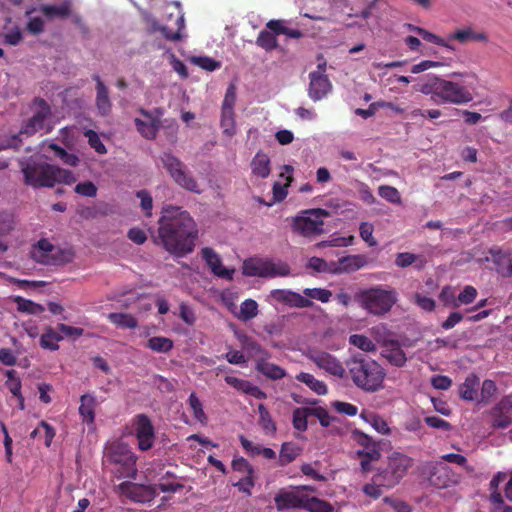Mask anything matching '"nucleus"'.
I'll return each instance as SVG.
<instances>
[{"label": "nucleus", "mask_w": 512, "mask_h": 512, "mask_svg": "<svg viewBox=\"0 0 512 512\" xmlns=\"http://www.w3.org/2000/svg\"><path fill=\"white\" fill-rule=\"evenodd\" d=\"M459 479V475L444 462H436L432 465L428 476L430 485L437 489L452 487L458 484Z\"/></svg>", "instance_id": "nucleus-14"}, {"label": "nucleus", "mask_w": 512, "mask_h": 512, "mask_svg": "<svg viewBox=\"0 0 512 512\" xmlns=\"http://www.w3.org/2000/svg\"><path fill=\"white\" fill-rule=\"evenodd\" d=\"M497 391L496 384L491 379H485L481 385L478 403L488 404Z\"/></svg>", "instance_id": "nucleus-55"}, {"label": "nucleus", "mask_w": 512, "mask_h": 512, "mask_svg": "<svg viewBox=\"0 0 512 512\" xmlns=\"http://www.w3.org/2000/svg\"><path fill=\"white\" fill-rule=\"evenodd\" d=\"M369 441L370 439L365 436V441L362 442L365 448L357 451V455L360 458L361 469L364 473L371 471V463L378 461L381 457L380 450L375 445H368Z\"/></svg>", "instance_id": "nucleus-27"}, {"label": "nucleus", "mask_w": 512, "mask_h": 512, "mask_svg": "<svg viewBox=\"0 0 512 512\" xmlns=\"http://www.w3.org/2000/svg\"><path fill=\"white\" fill-rule=\"evenodd\" d=\"M93 80L96 82V107L102 116H106L110 113L112 107L109 91L99 75H93Z\"/></svg>", "instance_id": "nucleus-25"}, {"label": "nucleus", "mask_w": 512, "mask_h": 512, "mask_svg": "<svg viewBox=\"0 0 512 512\" xmlns=\"http://www.w3.org/2000/svg\"><path fill=\"white\" fill-rule=\"evenodd\" d=\"M107 318L112 324L121 328L134 329L138 325L137 319L133 315L127 313H110Z\"/></svg>", "instance_id": "nucleus-44"}, {"label": "nucleus", "mask_w": 512, "mask_h": 512, "mask_svg": "<svg viewBox=\"0 0 512 512\" xmlns=\"http://www.w3.org/2000/svg\"><path fill=\"white\" fill-rule=\"evenodd\" d=\"M413 459L405 454L394 452L388 458L387 465L402 480L409 468L413 465Z\"/></svg>", "instance_id": "nucleus-26"}, {"label": "nucleus", "mask_w": 512, "mask_h": 512, "mask_svg": "<svg viewBox=\"0 0 512 512\" xmlns=\"http://www.w3.org/2000/svg\"><path fill=\"white\" fill-rule=\"evenodd\" d=\"M96 398L91 394H84L80 398L79 414L83 422L93 424L95 420Z\"/></svg>", "instance_id": "nucleus-32"}, {"label": "nucleus", "mask_w": 512, "mask_h": 512, "mask_svg": "<svg viewBox=\"0 0 512 512\" xmlns=\"http://www.w3.org/2000/svg\"><path fill=\"white\" fill-rule=\"evenodd\" d=\"M346 365L352 382L359 389L374 393L384 387L386 371L374 359L356 354L346 362Z\"/></svg>", "instance_id": "nucleus-3"}, {"label": "nucleus", "mask_w": 512, "mask_h": 512, "mask_svg": "<svg viewBox=\"0 0 512 512\" xmlns=\"http://www.w3.org/2000/svg\"><path fill=\"white\" fill-rule=\"evenodd\" d=\"M412 30L417 32V34L419 36L422 37L423 40L427 41V42H430V43H433V44H436V45H439V46H442V47H445L451 51H455L456 48L454 45H452L449 40H445L443 38H441L440 36L436 35V34H433L423 28H420V27H412Z\"/></svg>", "instance_id": "nucleus-46"}, {"label": "nucleus", "mask_w": 512, "mask_h": 512, "mask_svg": "<svg viewBox=\"0 0 512 512\" xmlns=\"http://www.w3.org/2000/svg\"><path fill=\"white\" fill-rule=\"evenodd\" d=\"M146 347L157 353H168L173 348V341L163 336H155L148 339Z\"/></svg>", "instance_id": "nucleus-48"}, {"label": "nucleus", "mask_w": 512, "mask_h": 512, "mask_svg": "<svg viewBox=\"0 0 512 512\" xmlns=\"http://www.w3.org/2000/svg\"><path fill=\"white\" fill-rule=\"evenodd\" d=\"M438 103L465 104L473 100L469 89L459 83L440 78Z\"/></svg>", "instance_id": "nucleus-10"}, {"label": "nucleus", "mask_w": 512, "mask_h": 512, "mask_svg": "<svg viewBox=\"0 0 512 512\" xmlns=\"http://www.w3.org/2000/svg\"><path fill=\"white\" fill-rule=\"evenodd\" d=\"M477 297V290L473 286H465L463 291L460 292L456 300L452 301L453 307H459L461 304H471Z\"/></svg>", "instance_id": "nucleus-56"}, {"label": "nucleus", "mask_w": 512, "mask_h": 512, "mask_svg": "<svg viewBox=\"0 0 512 512\" xmlns=\"http://www.w3.org/2000/svg\"><path fill=\"white\" fill-rule=\"evenodd\" d=\"M34 113L23 126L21 133L26 135H33L44 128V123L51 115L50 105L41 97H36L33 100Z\"/></svg>", "instance_id": "nucleus-13"}, {"label": "nucleus", "mask_w": 512, "mask_h": 512, "mask_svg": "<svg viewBox=\"0 0 512 512\" xmlns=\"http://www.w3.org/2000/svg\"><path fill=\"white\" fill-rule=\"evenodd\" d=\"M5 375L7 377L5 386L12 393V395L15 397L22 395V392H21L22 383H21L20 377L18 376L17 371H15L13 369L7 370L5 372Z\"/></svg>", "instance_id": "nucleus-54"}, {"label": "nucleus", "mask_w": 512, "mask_h": 512, "mask_svg": "<svg viewBox=\"0 0 512 512\" xmlns=\"http://www.w3.org/2000/svg\"><path fill=\"white\" fill-rule=\"evenodd\" d=\"M308 96L314 101H320L332 90V84L327 75L309 73Z\"/></svg>", "instance_id": "nucleus-21"}, {"label": "nucleus", "mask_w": 512, "mask_h": 512, "mask_svg": "<svg viewBox=\"0 0 512 512\" xmlns=\"http://www.w3.org/2000/svg\"><path fill=\"white\" fill-rule=\"evenodd\" d=\"M30 257L46 266H60L71 263L74 252L68 248L56 247L48 239L41 238L30 249Z\"/></svg>", "instance_id": "nucleus-6"}, {"label": "nucleus", "mask_w": 512, "mask_h": 512, "mask_svg": "<svg viewBox=\"0 0 512 512\" xmlns=\"http://www.w3.org/2000/svg\"><path fill=\"white\" fill-rule=\"evenodd\" d=\"M136 197L140 199V206L144 211L145 216L151 217L153 209V199L151 194L143 189L136 192Z\"/></svg>", "instance_id": "nucleus-61"}, {"label": "nucleus", "mask_w": 512, "mask_h": 512, "mask_svg": "<svg viewBox=\"0 0 512 512\" xmlns=\"http://www.w3.org/2000/svg\"><path fill=\"white\" fill-rule=\"evenodd\" d=\"M296 379L299 382L306 384L312 391H314L318 395H325L328 392L327 385L318 379H316L312 374L301 372L296 375Z\"/></svg>", "instance_id": "nucleus-40"}, {"label": "nucleus", "mask_w": 512, "mask_h": 512, "mask_svg": "<svg viewBox=\"0 0 512 512\" xmlns=\"http://www.w3.org/2000/svg\"><path fill=\"white\" fill-rule=\"evenodd\" d=\"M306 494L292 488L281 490L274 497L276 509L284 511L288 509H304Z\"/></svg>", "instance_id": "nucleus-17"}, {"label": "nucleus", "mask_w": 512, "mask_h": 512, "mask_svg": "<svg viewBox=\"0 0 512 512\" xmlns=\"http://www.w3.org/2000/svg\"><path fill=\"white\" fill-rule=\"evenodd\" d=\"M139 113L143 119L136 118L134 120L137 131L146 139H155L161 127L162 110L155 108L148 111L143 108L139 109Z\"/></svg>", "instance_id": "nucleus-12"}, {"label": "nucleus", "mask_w": 512, "mask_h": 512, "mask_svg": "<svg viewBox=\"0 0 512 512\" xmlns=\"http://www.w3.org/2000/svg\"><path fill=\"white\" fill-rule=\"evenodd\" d=\"M294 400L298 403L309 404L312 407V416L316 417L319 420V423L322 427H329L332 421L336 420L335 417L331 416L326 408L321 406H316L319 403V400H305L299 401L294 398Z\"/></svg>", "instance_id": "nucleus-35"}, {"label": "nucleus", "mask_w": 512, "mask_h": 512, "mask_svg": "<svg viewBox=\"0 0 512 512\" xmlns=\"http://www.w3.org/2000/svg\"><path fill=\"white\" fill-rule=\"evenodd\" d=\"M160 159L163 167L177 185L190 192L201 193L196 179L187 171L185 164L180 159L168 152L163 153Z\"/></svg>", "instance_id": "nucleus-8"}, {"label": "nucleus", "mask_w": 512, "mask_h": 512, "mask_svg": "<svg viewBox=\"0 0 512 512\" xmlns=\"http://www.w3.org/2000/svg\"><path fill=\"white\" fill-rule=\"evenodd\" d=\"M427 263V260L422 255H416L410 252H401L396 254L395 265L399 268H406L411 265L417 270H422Z\"/></svg>", "instance_id": "nucleus-33"}, {"label": "nucleus", "mask_w": 512, "mask_h": 512, "mask_svg": "<svg viewBox=\"0 0 512 512\" xmlns=\"http://www.w3.org/2000/svg\"><path fill=\"white\" fill-rule=\"evenodd\" d=\"M354 300L369 314L382 316L388 313L397 301L394 289H386L381 285L359 289Z\"/></svg>", "instance_id": "nucleus-4"}, {"label": "nucleus", "mask_w": 512, "mask_h": 512, "mask_svg": "<svg viewBox=\"0 0 512 512\" xmlns=\"http://www.w3.org/2000/svg\"><path fill=\"white\" fill-rule=\"evenodd\" d=\"M259 419L258 423L266 435L274 436L277 432V426L270 412L264 404L258 405Z\"/></svg>", "instance_id": "nucleus-37"}, {"label": "nucleus", "mask_w": 512, "mask_h": 512, "mask_svg": "<svg viewBox=\"0 0 512 512\" xmlns=\"http://www.w3.org/2000/svg\"><path fill=\"white\" fill-rule=\"evenodd\" d=\"M256 44L266 51H272L277 48L278 41L275 34L268 30H262L258 34Z\"/></svg>", "instance_id": "nucleus-51"}, {"label": "nucleus", "mask_w": 512, "mask_h": 512, "mask_svg": "<svg viewBox=\"0 0 512 512\" xmlns=\"http://www.w3.org/2000/svg\"><path fill=\"white\" fill-rule=\"evenodd\" d=\"M379 196L392 204H401V195L399 191L389 185H381L378 188Z\"/></svg>", "instance_id": "nucleus-59"}, {"label": "nucleus", "mask_w": 512, "mask_h": 512, "mask_svg": "<svg viewBox=\"0 0 512 512\" xmlns=\"http://www.w3.org/2000/svg\"><path fill=\"white\" fill-rule=\"evenodd\" d=\"M63 340V336L57 333L52 327H46L40 337V345L44 349L55 351L59 349L58 342Z\"/></svg>", "instance_id": "nucleus-42"}, {"label": "nucleus", "mask_w": 512, "mask_h": 512, "mask_svg": "<svg viewBox=\"0 0 512 512\" xmlns=\"http://www.w3.org/2000/svg\"><path fill=\"white\" fill-rule=\"evenodd\" d=\"M490 501L494 505V512H512V507L504 504L503 497L497 490L492 491Z\"/></svg>", "instance_id": "nucleus-64"}, {"label": "nucleus", "mask_w": 512, "mask_h": 512, "mask_svg": "<svg viewBox=\"0 0 512 512\" xmlns=\"http://www.w3.org/2000/svg\"><path fill=\"white\" fill-rule=\"evenodd\" d=\"M309 359L320 369L327 373L344 378L346 371L342 363L332 354L324 351H315L309 354Z\"/></svg>", "instance_id": "nucleus-16"}, {"label": "nucleus", "mask_w": 512, "mask_h": 512, "mask_svg": "<svg viewBox=\"0 0 512 512\" xmlns=\"http://www.w3.org/2000/svg\"><path fill=\"white\" fill-rule=\"evenodd\" d=\"M252 173L260 178H267L271 172L270 159L267 154L259 151L251 161Z\"/></svg>", "instance_id": "nucleus-34"}, {"label": "nucleus", "mask_w": 512, "mask_h": 512, "mask_svg": "<svg viewBox=\"0 0 512 512\" xmlns=\"http://www.w3.org/2000/svg\"><path fill=\"white\" fill-rule=\"evenodd\" d=\"M201 255L206 264L210 267L212 273L220 278L232 280L234 269H227L222 265L220 256L209 247L201 250Z\"/></svg>", "instance_id": "nucleus-22"}, {"label": "nucleus", "mask_w": 512, "mask_h": 512, "mask_svg": "<svg viewBox=\"0 0 512 512\" xmlns=\"http://www.w3.org/2000/svg\"><path fill=\"white\" fill-rule=\"evenodd\" d=\"M330 212L316 208L303 210L293 219L292 230L303 237H312L324 233V218L329 217Z\"/></svg>", "instance_id": "nucleus-7"}, {"label": "nucleus", "mask_w": 512, "mask_h": 512, "mask_svg": "<svg viewBox=\"0 0 512 512\" xmlns=\"http://www.w3.org/2000/svg\"><path fill=\"white\" fill-rule=\"evenodd\" d=\"M232 468L244 476L254 475L255 473L253 466L243 457L233 459Z\"/></svg>", "instance_id": "nucleus-63"}, {"label": "nucleus", "mask_w": 512, "mask_h": 512, "mask_svg": "<svg viewBox=\"0 0 512 512\" xmlns=\"http://www.w3.org/2000/svg\"><path fill=\"white\" fill-rule=\"evenodd\" d=\"M312 407H298L293 410L292 424L294 429L304 432L308 429V418L312 416Z\"/></svg>", "instance_id": "nucleus-38"}, {"label": "nucleus", "mask_w": 512, "mask_h": 512, "mask_svg": "<svg viewBox=\"0 0 512 512\" xmlns=\"http://www.w3.org/2000/svg\"><path fill=\"white\" fill-rule=\"evenodd\" d=\"M20 167L25 185L35 189L51 188L57 183L70 185L76 181V177L70 170L45 161L29 158L20 162Z\"/></svg>", "instance_id": "nucleus-2"}, {"label": "nucleus", "mask_w": 512, "mask_h": 512, "mask_svg": "<svg viewBox=\"0 0 512 512\" xmlns=\"http://www.w3.org/2000/svg\"><path fill=\"white\" fill-rule=\"evenodd\" d=\"M131 501L145 503L150 502L156 496V488L153 486L137 484Z\"/></svg>", "instance_id": "nucleus-50"}, {"label": "nucleus", "mask_w": 512, "mask_h": 512, "mask_svg": "<svg viewBox=\"0 0 512 512\" xmlns=\"http://www.w3.org/2000/svg\"><path fill=\"white\" fill-rule=\"evenodd\" d=\"M106 461L114 466L112 473L117 479L136 478L138 472L136 467L137 456L127 445L113 443L108 448Z\"/></svg>", "instance_id": "nucleus-5"}, {"label": "nucleus", "mask_w": 512, "mask_h": 512, "mask_svg": "<svg viewBox=\"0 0 512 512\" xmlns=\"http://www.w3.org/2000/svg\"><path fill=\"white\" fill-rule=\"evenodd\" d=\"M367 257L362 254L343 256L338 259V266L332 270L335 274L352 273L367 265Z\"/></svg>", "instance_id": "nucleus-23"}, {"label": "nucleus", "mask_w": 512, "mask_h": 512, "mask_svg": "<svg viewBox=\"0 0 512 512\" xmlns=\"http://www.w3.org/2000/svg\"><path fill=\"white\" fill-rule=\"evenodd\" d=\"M238 340L240 341L243 349L247 350L251 354V357L255 361V365L257 364L258 359L271 357L270 352L250 336L241 334L238 336Z\"/></svg>", "instance_id": "nucleus-29"}, {"label": "nucleus", "mask_w": 512, "mask_h": 512, "mask_svg": "<svg viewBox=\"0 0 512 512\" xmlns=\"http://www.w3.org/2000/svg\"><path fill=\"white\" fill-rule=\"evenodd\" d=\"M349 343L364 352H373L376 350V344L367 336L362 334H353L349 337Z\"/></svg>", "instance_id": "nucleus-53"}, {"label": "nucleus", "mask_w": 512, "mask_h": 512, "mask_svg": "<svg viewBox=\"0 0 512 512\" xmlns=\"http://www.w3.org/2000/svg\"><path fill=\"white\" fill-rule=\"evenodd\" d=\"M191 62L209 72L215 71L221 67L219 61L208 56H194L191 58Z\"/></svg>", "instance_id": "nucleus-60"}, {"label": "nucleus", "mask_w": 512, "mask_h": 512, "mask_svg": "<svg viewBox=\"0 0 512 512\" xmlns=\"http://www.w3.org/2000/svg\"><path fill=\"white\" fill-rule=\"evenodd\" d=\"M14 302L17 305V310L22 313L38 315L44 312L45 310V308L42 305L35 303L29 299L23 298L21 296H16L14 298Z\"/></svg>", "instance_id": "nucleus-47"}, {"label": "nucleus", "mask_w": 512, "mask_h": 512, "mask_svg": "<svg viewBox=\"0 0 512 512\" xmlns=\"http://www.w3.org/2000/svg\"><path fill=\"white\" fill-rule=\"evenodd\" d=\"M242 270L243 274L249 277H283L290 274V267L287 263L272 260H245Z\"/></svg>", "instance_id": "nucleus-9"}, {"label": "nucleus", "mask_w": 512, "mask_h": 512, "mask_svg": "<svg viewBox=\"0 0 512 512\" xmlns=\"http://www.w3.org/2000/svg\"><path fill=\"white\" fill-rule=\"evenodd\" d=\"M189 406L193 412L194 418L201 424L207 423V415L204 412L202 402L195 392H192L188 399Z\"/></svg>", "instance_id": "nucleus-52"}, {"label": "nucleus", "mask_w": 512, "mask_h": 512, "mask_svg": "<svg viewBox=\"0 0 512 512\" xmlns=\"http://www.w3.org/2000/svg\"><path fill=\"white\" fill-rule=\"evenodd\" d=\"M480 379L476 374H470L465 381L459 386V395L463 400L476 401L478 403V388Z\"/></svg>", "instance_id": "nucleus-28"}, {"label": "nucleus", "mask_w": 512, "mask_h": 512, "mask_svg": "<svg viewBox=\"0 0 512 512\" xmlns=\"http://www.w3.org/2000/svg\"><path fill=\"white\" fill-rule=\"evenodd\" d=\"M300 454V448L292 442H285L281 445L278 463L280 466H286L292 463Z\"/></svg>", "instance_id": "nucleus-41"}, {"label": "nucleus", "mask_w": 512, "mask_h": 512, "mask_svg": "<svg viewBox=\"0 0 512 512\" xmlns=\"http://www.w3.org/2000/svg\"><path fill=\"white\" fill-rule=\"evenodd\" d=\"M258 315V304L253 299H246L240 305V312L237 318L241 321H249Z\"/></svg>", "instance_id": "nucleus-49"}, {"label": "nucleus", "mask_w": 512, "mask_h": 512, "mask_svg": "<svg viewBox=\"0 0 512 512\" xmlns=\"http://www.w3.org/2000/svg\"><path fill=\"white\" fill-rule=\"evenodd\" d=\"M491 426L496 429H505L512 424V399L502 398L490 411Z\"/></svg>", "instance_id": "nucleus-19"}, {"label": "nucleus", "mask_w": 512, "mask_h": 512, "mask_svg": "<svg viewBox=\"0 0 512 512\" xmlns=\"http://www.w3.org/2000/svg\"><path fill=\"white\" fill-rule=\"evenodd\" d=\"M304 297L316 299L322 303H327L332 297V292L325 288H306L303 290Z\"/></svg>", "instance_id": "nucleus-58"}, {"label": "nucleus", "mask_w": 512, "mask_h": 512, "mask_svg": "<svg viewBox=\"0 0 512 512\" xmlns=\"http://www.w3.org/2000/svg\"><path fill=\"white\" fill-rule=\"evenodd\" d=\"M134 434L138 442V449L148 451L155 442V431L150 418L146 414H138L132 420Z\"/></svg>", "instance_id": "nucleus-11"}, {"label": "nucleus", "mask_w": 512, "mask_h": 512, "mask_svg": "<svg viewBox=\"0 0 512 512\" xmlns=\"http://www.w3.org/2000/svg\"><path fill=\"white\" fill-rule=\"evenodd\" d=\"M440 90V78L439 77H433L429 79L427 82L423 83L421 85L420 91L425 95H430L431 99L438 103V91Z\"/></svg>", "instance_id": "nucleus-57"}, {"label": "nucleus", "mask_w": 512, "mask_h": 512, "mask_svg": "<svg viewBox=\"0 0 512 512\" xmlns=\"http://www.w3.org/2000/svg\"><path fill=\"white\" fill-rule=\"evenodd\" d=\"M374 226L368 222H362L359 227L360 237L370 246L374 247L377 245V241L373 237Z\"/></svg>", "instance_id": "nucleus-62"}, {"label": "nucleus", "mask_w": 512, "mask_h": 512, "mask_svg": "<svg viewBox=\"0 0 512 512\" xmlns=\"http://www.w3.org/2000/svg\"><path fill=\"white\" fill-rule=\"evenodd\" d=\"M381 355L393 366L402 367L405 365L407 358L400 344L396 340L387 341Z\"/></svg>", "instance_id": "nucleus-24"}, {"label": "nucleus", "mask_w": 512, "mask_h": 512, "mask_svg": "<svg viewBox=\"0 0 512 512\" xmlns=\"http://www.w3.org/2000/svg\"><path fill=\"white\" fill-rule=\"evenodd\" d=\"M270 297L289 307L310 308L314 304L312 300L287 289H274L270 292Z\"/></svg>", "instance_id": "nucleus-20"}, {"label": "nucleus", "mask_w": 512, "mask_h": 512, "mask_svg": "<svg viewBox=\"0 0 512 512\" xmlns=\"http://www.w3.org/2000/svg\"><path fill=\"white\" fill-rule=\"evenodd\" d=\"M72 1L64 0L61 5H42L40 11L48 18H66L71 14Z\"/></svg>", "instance_id": "nucleus-36"}, {"label": "nucleus", "mask_w": 512, "mask_h": 512, "mask_svg": "<svg viewBox=\"0 0 512 512\" xmlns=\"http://www.w3.org/2000/svg\"><path fill=\"white\" fill-rule=\"evenodd\" d=\"M198 228L190 213L182 207L167 205L161 210L157 235L153 242L175 257L193 252Z\"/></svg>", "instance_id": "nucleus-1"}, {"label": "nucleus", "mask_w": 512, "mask_h": 512, "mask_svg": "<svg viewBox=\"0 0 512 512\" xmlns=\"http://www.w3.org/2000/svg\"><path fill=\"white\" fill-rule=\"evenodd\" d=\"M489 257L487 261H491L495 266V271L503 278L512 277V258L511 252L503 250L501 247H491L488 250Z\"/></svg>", "instance_id": "nucleus-18"}, {"label": "nucleus", "mask_w": 512, "mask_h": 512, "mask_svg": "<svg viewBox=\"0 0 512 512\" xmlns=\"http://www.w3.org/2000/svg\"><path fill=\"white\" fill-rule=\"evenodd\" d=\"M236 102V92L235 87L230 85L227 88L223 103H222V124L225 125L227 117L231 120V115H233V108Z\"/></svg>", "instance_id": "nucleus-45"}, {"label": "nucleus", "mask_w": 512, "mask_h": 512, "mask_svg": "<svg viewBox=\"0 0 512 512\" xmlns=\"http://www.w3.org/2000/svg\"><path fill=\"white\" fill-rule=\"evenodd\" d=\"M304 509L309 512H334V506L331 503L307 494Z\"/></svg>", "instance_id": "nucleus-43"}, {"label": "nucleus", "mask_w": 512, "mask_h": 512, "mask_svg": "<svg viewBox=\"0 0 512 512\" xmlns=\"http://www.w3.org/2000/svg\"><path fill=\"white\" fill-rule=\"evenodd\" d=\"M268 359L269 358L258 359L257 364L255 365L256 371L270 380L275 381L284 378L286 376L285 369H283L279 365L270 363Z\"/></svg>", "instance_id": "nucleus-30"}, {"label": "nucleus", "mask_w": 512, "mask_h": 512, "mask_svg": "<svg viewBox=\"0 0 512 512\" xmlns=\"http://www.w3.org/2000/svg\"><path fill=\"white\" fill-rule=\"evenodd\" d=\"M373 481H376L384 488L390 489L400 483V479L387 465L383 469H378L377 473L373 476Z\"/></svg>", "instance_id": "nucleus-39"}, {"label": "nucleus", "mask_w": 512, "mask_h": 512, "mask_svg": "<svg viewBox=\"0 0 512 512\" xmlns=\"http://www.w3.org/2000/svg\"><path fill=\"white\" fill-rule=\"evenodd\" d=\"M449 42L456 40L461 44L468 41L484 42L488 41V36L484 32H475L471 27L456 30L448 35Z\"/></svg>", "instance_id": "nucleus-31"}, {"label": "nucleus", "mask_w": 512, "mask_h": 512, "mask_svg": "<svg viewBox=\"0 0 512 512\" xmlns=\"http://www.w3.org/2000/svg\"><path fill=\"white\" fill-rule=\"evenodd\" d=\"M177 12H170L167 14L168 20L171 23L160 25L157 21H153L152 30L159 31L163 37L170 41H178L181 39V31L184 28V15L179 10V4L176 3Z\"/></svg>", "instance_id": "nucleus-15"}]
</instances>
